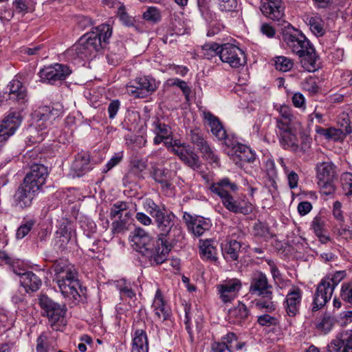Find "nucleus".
I'll return each instance as SVG.
<instances>
[{
	"instance_id": "f257e3e1",
	"label": "nucleus",
	"mask_w": 352,
	"mask_h": 352,
	"mask_svg": "<svg viewBox=\"0 0 352 352\" xmlns=\"http://www.w3.org/2000/svg\"><path fill=\"white\" fill-rule=\"evenodd\" d=\"M38 300L42 316L47 318L49 325L53 330L63 331L66 325L65 305L54 301L45 294H41Z\"/></svg>"
},
{
	"instance_id": "f03ea898",
	"label": "nucleus",
	"mask_w": 352,
	"mask_h": 352,
	"mask_svg": "<svg viewBox=\"0 0 352 352\" xmlns=\"http://www.w3.org/2000/svg\"><path fill=\"white\" fill-rule=\"evenodd\" d=\"M97 38L89 37L85 34L80 38L78 42L66 51L68 58L75 60L77 58L85 59L91 56L100 50V43Z\"/></svg>"
},
{
	"instance_id": "7ed1b4c3",
	"label": "nucleus",
	"mask_w": 352,
	"mask_h": 352,
	"mask_svg": "<svg viewBox=\"0 0 352 352\" xmlns=\"http://www.w3.org/2000/svg\"><path fill=\"white\" fill-rule=\"evenodd\" d=\"M154 219L161 236H166L167 240L170 241H178L182 238V230L175 225L176 217L173 212L166 213L164 210Z\"/></svg>"
},
{
	"instance_id": "20e7f679",
	"label": "nucleus",
	"mask_w": 352,
	"mask_h": 352,
	"mask_svg": "<svg viewBox=\"0 0 352 352\" xmlns=\"http://www.w3.org/2000/svg\"><path fill=\"white\" fill-rule=\"evenodd\" d=\"M302 45L296 54L300 59L302 67L308 72H314L320 67L319 56L315 48L306 37H301Z\"/></svg>"
},
{
	"instance_id": "39448f33",
	"label": "nucleus",
	"mask_w": 352,
	"mask_h": 352,
	"mask_svg": "<svg viewBox=\"0 0 352 352\" xmlns=\"http://www.w3.org/2000/svg\"><path fill=\"white\" fill-rule=\"evenodd\" d=\"M157 89L155 79L148 76L136 78L126 85V91L135 98H145Z\"/></svg>"
},
{
	"instance_id": "423d86ee",
	"label": "nucleus",
	"mask_w": 352,
	"mask_h": 352,
	"mask_svg": "<svg viewBox=\"0 0 352 352\" xmlns=\"http://www.w3.org/2000/svg\"><path fill=\"white\" fill-rule=\"evenodd\" d=\"M219 52L221 60L232 68H239L246 63L244 52L235 45L223 44Z\"/></svg>"
},
{
	"instance_id": "0eeeda50",
	"label": "nucleus",
	"mask_w": 352,
	"mask_h": 352,
	"mask_svg": "<svg viewBox=\"0 0 352 352\" xmlns=\"http://www.w3.org/2000/svg\"><path fill=\"white\" fill-rule=\"evenodd\" d=\"M131 245L144 256H151V250L154 245V239L144 229L137 228L131 232Z\"/></svg>"
},
{
	"instance_id": "6e6552de",
	"label": "nucleus",
	"mask_w": 352,
	"mask_h": 352,
	"mask_svg": "<svg viewBox=\"0 0 352 352\" xmlns=\"http://www.w3.org/2000/svg\"><path fill=\"white\" fill-rule=\"evenodd\" d=\"M72 70L63 64L56 63L46 67L39 72L41 80L51 85L65 80L70 75Z\"/></svg>"
},
{
	"instance_id": "1a4fd4ad",
	"label": "nucleus",
	"mask_w": 352,
	"mask_h": 352,
	"mask_svg": "<svg viewBox=\"0 0 352 352\" xmlns=\"http://www.w3.org/2000/svg\"><path fill=\"white\" fill-rule=\"evenodd\" d=\"M176 172L166 168L152 167L151 176L153 180L160 184L162 191L166 195L170 196L173 194L175 186L173 180Z\"/></svg>"
},
{
	"instance_id": "9d476101",
	"label": "nucleus",
	"mask_w": 352,
	"mask_h": 352,
	"mask_svg": "<svg viewBox=\"0 0 352 352\" xmlns=\"http://www.w3.org/2000/svg\"><path fill=\"white\" fill-rule=\"evenodd\" d=\"M344 123L341 124L340 128L329 127L322 128L316 126L315 131L317 134L322 136L325 140L333 142H342L346 135L352 132V128L349 123V120H343Z\"/></svg>"
},
{
	"instance_id": "9b49d317",
	"label": "nucleus",
	"mask_w": 352,
	"mask_h": 352,
	"mask_svg": "<svg viewBox=\"0 0 352 352\" xmlns=\"http://www.w3.org/2000/svg\"><path fill=\"white\" fill-rule=\"evenodd\" d=\"M241 287V281L238 278L225 280L217 286L219 298L223 303L231 302L234 300Z\"/></svg>"
},
{
	"instance_id": "f8f14e48",
	"label": "nucleus",
	"mask_w": 352,
	"mask_h": 352,
	"mask_svg": "<svg viewBox=\"0 0 352 352\" xmlns=\"http://www.w3.org/2000/svg\"><path fill=\"white\" fill-rule=\"evenodd\" d=\"M55 282L78 280V274L74 265L67 260H58L53 264Z\"/></svg>"
},
{
	"instance_id": "ddd939ff",
	"label": "nucleus",
	"mask_w": 352,
	"mask_h": 352,
	"mask_svg": "<svg viewBox=\"0 0 352 352\" xmlns=\"http://www.w3.org/2000/svg\"><path fill=\"white\" fill-rule=\"evenodd\" d=\"M260 10L267 17L283 24L284 19V7L281 0H261Z\"/></svg>"
},
{
	"instance_id": "4468645a",
	"label": "nucleus",
	"mask_w": 352,
	"mask_h": 352,
	"mask_svg": "<svg viewBox=\"0 0 352 352\" xmlns=\"http://www.w3.org/2000/svg\"><path fill=\"white\" fill-rule=\"evenodd\" d=\"M277 134L279 137L280 145L285 149L292 151H297L299 149L298 141L293 126H289L283 123L279 124Z\"/></svg>"
},
{
	"instance_id": "2eb2a0df",
	"label": "nucleus",
	"mask_w": 352,
	"mask_h": 352,
	"mask_svg": "<svg viewBox=\"0 0 352 352\" xmlns=\"http://www.w3.org/2000/svg\"><path fill=\"white\" fill-rule=\"evenodd\" d=\"M9 99L18 104V109L23 111L27 106L28 97L27 89L21 82L18 80H12L8 85Z\"/></svg>"
},
{
	"instance_id": "dca6fc26",
	"label": "nucleus",
	"mask_w": 352,
	"mask_h": 352,
	"mask_svg": "<svg viewBox=\"0 0 352 352\" xmlns=\"http://www.w3.org/2000/svg\"><path fill=\"white\" fill-rule=\"evenodd\" d=\"M327 352H352V329L338 333L327 345Z\"/></svg>"
},
{
	"instance_id": "f3484780",
	"label": "nucleus",
	"mask_w": 352,
	"mask_h": 352,
	"mask_svg": "<svg viewBox=\"0 0 352 352\" xmlns=\"http://www.w3.org/2000/svg\"><path fill=\"white\" fill-rule=\"evenodd\" d=\"M183 218L187 224L188 229L197 237L209 230L212 226L210 219L201 217H194L187 212L184 213Z\"/></svg>"
},
{
	"instance_id": "a211bd4d",
	"label": "nucleus",
	"mask_w": 352,
	"mask_h": 352,
	"mask_svg": "<svg viewBox=\"0 0 352 352\" xmlns=\"http://www.w3.org/2000/svg\"><path fill=\"white\" fill-rule=\"evenodd\" d=\"M334 289L330 287L329 283L321 280L318 285L313 300L312 311H318L325 305L331 299Z\"/></svg>"
},
{
	"instance_id": "6ab92c4d",
	"label": "nucleus",
	"mask_w": 352,
	"mask_h": 352,
	"mask_svg": "<svg viewBox=\"0 0 352 352\" xmlns=\"http://www.w3.org/2000/svg\"><path fill=\"white\" fill-rule=\"evenodd\" d=\"M302 292L298 287H292L286 296L283 305L287 315L294 317L299 313Z\"/></svg>"
},
{
	"instance_id": "aec40b11",
	"label": "nucleus",
	"mask_w": 352,
	"mask_h": 352,
	"mask_svg": "<svg viewBox=\"0 0 352 352\" xmlns=\"http://www.w3.org/2000/svg\"><path fill=\"white\" fill-rule=\"evenodd\" d=\"M37 195L34 190L21 184L13 196L12 205L22 210L28 208L32 206L34 199Z\"/></svg>"
},
{
	"instance_id": "412c9836",
	"label": "nucleus",
	"mask_w": 352,
	"mask_h": 352,
	"mask_svg": "<svg viewBox=\"0 0 352 352\" xmlns=\"http://www.w3.org/2000/svg\"><path fill=\"white\" fill-rule=\"evenodd\" d=\"M272 286L269 284L266 275L259 272L254 275L250 287V292L263 297H269L272 294Z\"/></svg>"
},
{
	"instance_id": "4be33fe9",
	"label": "nucleus",
	"mask_w": 352,
	"mask_h": 352,
	"mask_svg": "<svg viewBox=\"0 0 352 352\" xmlns=\"http://www.w3.org/2000/svg\"><path fill=\"white\" fill-rule=\"evenodd\" d=\"M223 206L230 212L237 214H248L253 211L251 203L244 200L236 199L232 194L221 201Z\"/></svg>"
},
{
	"instance_id": "5701e85b",
	"label": "nucleus",
	"mask_w": 352,
	"mask_h": 352,
	"mask_svg": "<svg viewBox=\"0 0 352 352\" xmlns=\"http://www.w3.org/2000/svg\"><path fill=\"white\" fill-rule=\"evenodd\" d=\"M13 271L19 276L21 285L25 289L26 292H35L42 285L41 279L32 272H23V270L18 272L14 269Z\"/></svg>"
},
{
	"instance_id": "b1692460",
	"label": "nucleus",
	"mask_w": 352,
	"mask_h": 352,
	"mask_svg": "<svg viewBox=\"0 0 352 352\" xmlns=\"http://www.w3.org/2000/svg\"><path fill=\"white\" fill-rule=\"evenodd\" d=\"M167 239L159 238L155 241V245L151 250V256H146L153 263L157 265L163 263L167 258L170 251V246L167 244Z\"/></svg>"
},
{
	"instance_id": "393cba45",
	"label": "nucleus",
	"mask_w": 352,
	"mask_h": 352,
	"mask_svg": "<svg viewBox=\"0 0 352 352\" xmlns=\"http://www.w3.org/2000/svg\"><path fill=\"white\" fill-rule=\"evenodd\" d=\"M23 118L19 112H10L0 122V132L10 138L19 127Z\"/></svg>"
},
{
	"instance_id": "a878e982",
	"label": "nucleus",
	"mask_w": 352,
	"mask_h": 352,
	"mask_svg": "<svg viewBox=\"0 0 352 352\" xmlns=\"http://www.w3.org/2000/svg\"><path fill=\"white\" fill-rule=\"evenodd\" d=\"M209 189L210 191L218 195L222 201L232 192L238 190V186L235 183L232 182L228 177L223 178L217 182L210 184Z\"/></svg>"
},
{
	"instance_id": "bb28decb",
	"label": "nucleus",
	"mask_w": 352,
	"mask_h": 352,
	"mask_svg": "<svg viewBox=\"0 0 352 352\" xmlns=\"http://www.w3.org/2000/svg\"><path fill=\"white\" fill-rule=\"evenodd\" d=\"M152 307L155 312V316L158 320L165 321L170 318L171 315L170 309L164 300L160 290H157L155 293Z\"/></svg>"
},
{
	"instance_id": "cd10ccee",
	"label": "nucleus",
	"mask_w": 352,
	"mask_h": 352,
	"mask_svg": "<svg viewBox=\"0 0 352 352\" xmlns=\"http://www.w3.org/2000/svg\"><path fill=\"white\" fill-rule=\"evenodd\" d=\"M68 281L56 282L60 292L65 298H74L76 300L80 297L82 289L79 283V280H73Z\"/></svg>"
},
{
	"instance_id": "c85d7f7f",
	"label": "nucleus",
	"mask_w": 352,
	"mask_h": 352,
	"mask_svg": "<svg viewBox=\"0 0 352 352\" xmlns=\"http://www.w3.org/2000/svg\"><path fill=\"white\" fill-rule=\"evenodd\" d=\"M33 118L35 120V123L34 127L30 129L31 133L30 141L32 143L40 142L43 140V135L45 134L43 131L47 129L50 120L38 117L36 115V111L33 114Z\"/></svg>"
},
{
	"instance_id": "c756f323",
	"label": "nucleus",
	"mask_w": 352,
	"mask_h": 352,
	"mask_svg": "<svg viewBox=\"0 0 352 352\" xmlns=\"http://www.w3.org/2000/svg\"><path fill=\"white\" fill-rule=\"evenodd\" d=\"M204 118L210 128V131L219 140H225L226 131L219 121V118L210 111H204Z\"/></svg>"
},
{
	"instance_id": "7c9ffc66",
	"label": "nucleus",
	"mask_w": 352,
	"mask_h": 352,
	"mask_svg": "<svg viewBox=\"0 0 352 352\" xmlns=\"http://www.w3.org/2000/svg\"><path fill=\"white\" fill-rule=\"evenodd\" d=\"M250 311L245 305L239 302L228 311V318L230 323L242 324L248 318Z\"/></svg>"
},
{
	"instance_id": "2f4dec72",
	"label": "nucleus",
	"mask_w": 352,
	"mask_h": 352,
	"mask_svg": "<svg viewBox=\"0 0 352 352\" xmlns=\"http://www.w3.org/2000/svg\"><path fill=\"white\" fill-rule=\"evenodd\" d=\"M318 182L333 181L336 176V166L329 160L318 163L316 166Z\"/></svg>"
},
{
	"instance_id": "473e14b6",
	"label": "nucleus",
	"mask_w": 352,
	"mask_h": 352,
	"mask_svg": "<svg viewBox=\"0 0 352 352\" xmlns=\"http://www.w3.org/2000/svg\"><path fill=\"white\" fill-rule=\"evenodd\" d=\"M89 156L87 154L78 155L72 166L74 177H81L91 170Z\"/></svg>"
},
{
	"instance_id": "72a5a7b5",
	"label": "nucleus",
	"mask_w": 352,
	"mask_h": 352,
	"mask_svg": "<svg viewBox=\"0 0 352 352\" xmlns=\"http://www.w3.org/2000/svg\"><path fill=\"white\" fill-rule=\"evenodd\" d=\"M148 342L146 333L142 329H137L133 335L131 352H148Z\"/></svg>"
},
{
	"instance_id": "f704fd0d",
	"label": "nucleus",
	"mask_w": 352,
	"mask_h": 352,
	"mask_svg": "<svg viewBox=\"0 0 352 352\" xmlns=\"http://www.w3.org/2000/svg\"><path fill=\"white\" fill-rule=\"evenodd\" d=\"M91 38H95L100 40V49L106 47L109 39L112 35V28L107 24H102L96 28L95 32L87 33Z\"/></svg>"
},
{
	"instance_id": "c9c22d12",
	"label": "nucleus",
	"mask_w": 352,
	"mask_h": 352,
	"mask_svg": "<svg viewBox=\"0 0 352 352\" xmlns=\"http://www.w3.org/2000/svg\"><path fill=\"white\" fill-rule=\"evenodd\" d=\"M63 111V107L60 104H54L52 107H40L36 110V115L43 119L51 120L60 116Z\"/></svg>"
},
{
	"instance_id": "e433bc0d",
	"label": "nucleus",
	"mask_w": 352,
	"mask_h": 352,
	"mask_svg": "<svg viewBox=\"0 0 352 352\" xmlns=\"http://www.w3.org/2000/svg\"><path fill=\"white\" fill-rule=\"evenodd\" d=\"M241 245L236 240H231L222 247V253L225 259L228 261H235L239 258V252Z\"/></svg>"
},
{
	"instance_id": "4c0bfd02",
	"label": "nucleus",
	"mask_w": 352,
	"mask_h": 352,
	"mask_svg": "<svg viewBox=\"0 0 352 352\" xmlns=\"http://www.w3.org/2000/svg\"><path fill=\"white\" fill-rule=\"evenodd\" d=\"M336 323V318L330 314H323L316 323V329L322 334L329 333Z\"/></svg>"
},
{
	"instance_id": "58836bf2",
	"label": "nucleus",
	"mask_w": 352,
	"mask_h": 352,
	"mask_svg": "<svg viewBox=\"0 0 352 352\" xmlns=\"http://www.w3.org/2000/svg\"><path fill=\"white\" fill-rule=\"evenodd\" d=\"M311 227L321 243H326L329 240L327 234L324 221L320 216L317 215L314 218Z\"/></svg>"
},
{
	"instance_id": "ea45409f",
	"label": "nucleus",
	"mask_w": 352,
	"mask_h": 352,
	"mask_svg": "<svg viewBox=\"0 0 352 352\" xmlns=\"http://www.w3.org/2000/svg\"><path fill=\"white\" fill-rule=\"evenodd\" d=\"M71 239V231L66 225H61L56 232L55 245L60 250L66 248L67 245Z\"/></svg>"
},
{
	"instance_id": "a19ab883",
	"label": "nucleus",
	"mask_w": 352,
	"mask_h": 352,
	"mask_svg": "<svg viewBox=\"0 0 352 352\" xmlns=\"http://www.w3.org/2000/svg\"><path fill=\"white\" fill-rule=\"evenodd\" d=\"M48 175L47 167L41 164H34L31 166L30 171L26 175L36 179L38 183L45 184Z\"/></svg>"
},
{
	"instance_id": "79ce46f5",
	"label": "nucleus",
	"mask_w": 352,
	"mask_h": 352,
	"mask_svg": "<svg viewBox=\"0 0 352 352\" xmlns=\"http://www.w3.org/2000/svg\"><path fill=\"white\" fill-rule=\"evenodd\" d=\"M179 159L188 166L193 170H197L201 167V163L197 154L189 146Z\"/></svg>"
},
{
	"instance_id": "37998d69",
	"label": "nucleus",
	"mask_w": 352,
	"mask_h": 352,
	"mask_svg": "<svg viewBox=\"0 0 352 352\" xmlns=\"http://www.w3.org/2000/svg\"><path fill=\"white\" fill-rule=\"evenodd\" d=\"M310 30L317 36H322L325 33L324 21L318 15L307 16L305 20Z\"/></svg>"
},
{
	"instance_id": "c03bdc74",
	"label": "nucleus",
	"mask_w": 352,
	"mask_h": 352,
	"mask_svg": "<svg viewBox=\"0 0 352 352\" xmlns=\"http://www.w3.org/2000/svg\"><path fill=\"white\" fill-rule=\"evenodd\" d=\"M109 216L111 219H114L117 217L118 218L131 217V213L129 210V204L122 201L116 202L110 208Z\"/></svg>"
},
{
	"instance_id": "a18cd8bd",
	"label": "nucleus",
	"mask_w": 352,
	"mask_h": 352,
	"mask_svg": "<svg viewBox=\"0 0 352 352\" xmlns=\"http://www.w3.org/2000/svg\"><path fill=\"white\" fill-rule=\"evenodd\" d=\"M301 37H305L301 34H290L288 32L284 33L283 38V41L286 43L287 45L291 50L296 54L298 49L302 45V39Z\"/></svg>"
},
{
	"instance_id": "49530a36",
	"label": "nucleus",
	"mask_w": 352,
	"mask_h": 352,
	"mask_svg": "<svg viewBox=\"0 0 352 352\" xmlns=\"http://www.w3.org/2000/svg\"><path fill=\"white\" fill-rule=\"evenodd\" d=\"M278 111L280 113V118H276V127H279V124L283 123L289 126H292L294 116L292 113L291 109L286 105L280 106Z\"/></svg>"
},
{
	"instance_id": "de8ad7c7",
	"label": "nucleus",
	"mask_w": 352,
	"mask_h": 352,
	"mask_svg": "<svg viewBox=\"0 0 352 352\" xmlns=\"http://www.w3.org/2000/svg\"><path fill=\"white\" fill-rule=\"evenodd\" d=\"M221 45H219L217 43H207L201 46V53L202 56L207 59H211L217 56L220 57L219 51L221 50Z\"/></svg>"
},
{
	"instance_id": "09e8293b",
	"label": "nucleus",
	"mask_w": 352,
	"mask_h": 352,
	"mask_svg": "<svg viewBox=\"0 0 352 352\" xmlns=\"http://www.w3.org/2000/svg\"><path fill=\"white\" fill-rule=\"evenodd\" d=\"M109 54L107 55L109 61L111 60L112 64H118L122 58L124 48L122 44L112 45L109 47Z\"/></svg>"
},
{
	"instance_id": "8fccbe9b",
	"label": "nucleus",
	"mask_w": 352,
	"mask_h": 352,
	"mask_svg": "<svg viewBox=\"0 0 352 352\" xmlns=\"http://www.w3.org/2000/svg\"><path fill=\"white\" fill-rule=\"evenodd\" d=\"M200 250L203 256L208 260H216L217 259V249L212 244L211 241H206L200 246Z\"/></svg>"
},
{
	"instance_id": "3c124183",
	"label": "nucleus",
	"mask_w": 352,
	"mask_h": 352,
	"mask_svg": "<svg viewBox=\"0 0 352 352\" xmlns=\"http://www.w3.org/2000/svg\"><path fill=\"white\" fill-rule=\"evenodd\" d=\"M167 85L170 87H177L183 92L186 100H188L189 96L191 93L190 87L187 85L186 82L179 78H170L167 80Z\"/></svg>"
},
{
	"instance_id": "603ef678",
	"label": "nucleus",
	"mask_w": 352,
	"mask_h": 352,
	"mask_svg": "<svg viewBox=\"0 0 352 352\" xmlns=\"http://www.w3.org/2000/svg\"><path fill=\"white\" fill-rule=\"evenodd\" d=\"M117 287L120 291L122 298H128L131 300L135 298V293L130 286V283H126L125 280H120Z\"/></svg>"
},
{
	"instance_id": "864d4df0",
	"label": "nucleus",
	"mask_w": 352,
	"mask_h": 352,
	"mask_svg": "<svg viewBox=\"0 0 352 352\" xmlns=\"http://www.w3.org/2000/svg\"><path fill=\"white\" fill-rule=\"evenodd\" d=\"M273 298V293L272 292V294L270 296L267 297H263L261 296V298L258 300L256 303V306L259 309H265L267 312H272L275 311L276 309V304L272 300Z\"/></svg>"
},
{
	"instance_id": "5fc2aeb1",
	"label": "nucleus",
	"mask_w": 352,
	"mask_h": 352,
	"mask_svg": "<svg viewBox=\"0 0 352 352\" xmlns=\"http://www.w3.org/2000/svg\"><path fill=\"white\" fill-rule=\"evenodd\" d=\"M131 219V217H125L113 221L111 228L113 234H119L127 230Z\"/></svg>"
},
{
	"instance_id": "6e6d98bb",
	"label": "nucleus",
	"mask_w": 352,
	"mask_h": 352,
	"mask_svg": "<svg viewBox=\"0 0 352 352\" xmlns=\"http://www.w3.org/2000/svg\"><path fill=\"white\" fill-rule=\"evenodd\" d=\"M293 62L290 58L285 56H278L275 58L274 66L277 70L287 72L293 67Z\"/></svg>"
},
{
	"instance_id": "4d7b16f0",
	"label": "nucleus",
	"mask_w": 352,
	"mask_h": 352,
	"mask_svg": "<svg viewBox=\"0 0 352 352\" xmlns=\"http://www.w3.org/2000/svg\"><path fill=\"white\" fill-rule=\"evenodd\" d=\"M346 276L345 271H338L335 272L333 274L329 275L322 280L329 283L330 287L333 289L336 287V286Z\"/></svg>"
},
{
	"instance_id": "13d9d810",
	"label": "nucleus",
	"mask_w": 352,
	"mask_h": 352,
	"mask_svg": "<svg viewBox=\"0 0 352 352\" xmlns=\"http://www.w3.org/2000/svg\"><path fill=\"white\" fill-rule=\"evenodd\" d=\"M153 131L156 135H160L162 138H168L171 135L170 128L164 123L157 120L153 123Z\"/></svg>"
},
{
	"instance_id": "bf43d9fd",
	"label": "nucleus",
	"mask_w": 352,
	"mask_h": 352,
	"mask_svg": "<svg viewBox=\"0 0 352 352\" xmlns=\"http://www.w3.org/2000/svg\"><path fill=\"white\" fill-rule=\"evenodd\" d=\"M144 209L149 213L153 218L158 215L164 209H161L153 199H146L143 204Z\"/></svg>"
},
{
	"instance_id": "052dcab7",
	"label": "nucleus",
	"mask_w": 352,
	"mask_h": 352,
	"mask_svg": "<svg viewBox=\"0 0 352 352\" xmlns=\"http://www.w3.org/2000/svg\"><path fill=\"white\" fill-rule=\"evenodd\" d=\"M31 0H14L13 2V8L17 13H26L32 9Z\"/></svg>"
},
{
	"instance_id": "680f3d73",
	"label": "nucleus",
	"mask_w": 352,
	"mask_h": 352,
	"mask_svg": "<svg viewBox=\"0 0 352 352\" xmlns=\"http://www.w3.org/2000/svg\"><path fill=\"white\" fill-rule=\"evenodd\" d=\"M143 18L146 21L157 23L161 19L160 10L155 7H149L144 13Z\"/></svg>"
},
{
	"instance_id": "e2e57ef3",
	"label": "nucleus",
	"mask_w": 352,
	"mask_h": 352,
	"mask_svg": "<svg viewBox=\"0 0 352 352\" xmlns=\"http://www.w3.org/2000/svg\"><path fill=\"white\" fill-rule=\"evenodd\" d=\"M340 297L344 302L352 305V281L342 285Z\"/></svg>"
},
{
	"instance_id": "0e129e2a",
	"label": "nucleus",
	"mask_w": 352,
	"mask_h": 352,
	"mask_svg": "<svg viewBox=\"0 0 352 352\" xmlns=\"http://www.w3.org/2000/svg\"><path fill=\"white\" fill-rule=\"evenodd\" d=\"M21 185L28 188H30L31 190H34V192L38 195L41 190V188L44 184L40 182L38 183L36 179L29 177L28 175H25Z\"/></svg>"
},
{
	"instance_id": "69168bd1",
	"label": "nucleus",
	"mask_w": 352,
	"mask_h": 352,
	"mask_svg": "<svg viewBox=\"0 0 352 352\" xmlns=\"http://www.w3.org/2000/svg\"><path fill=\"white\" fill-rule=\"evenodd\" d=\"M190 135L192 143L197 147L198 150L208 143L204 135L197 130L191 131Z\"/></svg>"
},
{
	"instance_id": "338daca9",
	"label": "nucleus",
	"mask_w": 352,
	"mask_h": 352,
	"mask_svg": "<svg viewBox=\"0 0 352 352\" xmlns=\"http://www.w3.org/2000/svg\"><path fill=\"white\" fill-rule=\"evenodd\" d=\"M258 323L261 326L270 327L278 324V319L269 314H263L258 317Z\"/></svg>"
},
{
	"instance_id": "774afa93",
	"label": "nucleus",
	"mask_w": 352,
	"mask_h": 352,
	"mask_svg": "<svg viewBox=\"0 0 352 352\" xmlns=\"http://www.w3.org/2000/svg\"><path fill=\"white\" fill-rule=\"evenodd\" d=\"M342 184L343 188L346 191L348 196L352 195V174L351 173H345L342 176Z\"/></svg>"
}]
</instances>
